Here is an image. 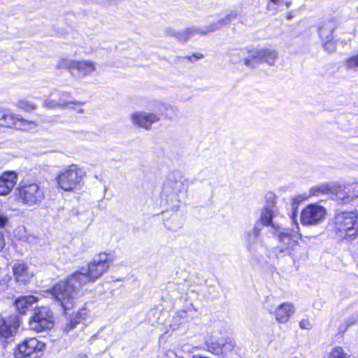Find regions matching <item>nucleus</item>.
I'll return each mask as SVG.
<instances>
[{
	"label": "nucleus",
	"mask_w": 358,
	"mask_h": 358,
	"mask_svg": "<svg viewBox=\"0 0 358 358\" xmlns=\"http://www.w3.org/2000/svg\"><path fill=\"white\" fill-rule=\"evenodd\" d=\"M67 101L65 99L58 101L56 98L52 96V93L50 97L44 100L43 106L48 109H64L66 108Z\"/></svg>",
	"instance_id": "nucleus-23"
},
{
	"label": "nucleus",
	"mask_w": 358,
	"mask_h": 358,
	"mask_svg": "<svg viewBox=\"0 0 358 358\" xmlns=\"http://www.w3.org/2000/svg\"><path fill=\"white\" fill-rule=\"evenodd\" d=\"M86 170L76 164L63 168L59 173L57 179H83L86 177Z\"/></svg>",
	"instance_id": "nucleus-18"
},
{
	"label": "nucleus",
	"mask_w": 358,
	"mask_h": 358,
	"mask_svg": "<svg viewBox=\"0 0 358 358\" xmlns=\"http://www.w3.org/2000/svg\"><path fill=\"white\" fill-rule=\"evenodd\" d=\"M18 174L15 171H8L3 172L0 176V179H17Z\"/></svg>",
	"instance_id": "nucleus-38"
},
{
	"label": "nucleus",
	"mask_w": 358,
	"mask_h": 358,
	"mask_svg": "<svg viewBox=\"0 0 358 358\" xmlns=\"http://www.w3.org/2000/svg\"><path fill=\"white\" fill-rule=\"evenodd\" d=\"M324 49L329 52H334L336 49V43L331 40L322 41Z\"/></svg>",
	"instance_id": "nucleus-37"
},
{
	"label": "nucleus",
	"mask_w": 358,
	"mask_h": 358,
	"mask_svg": "<svg viewBox=\"0 0 358 358\" xmlns=\"http://www.w3.org/2000/svg\"><path fill=\"white\" fill-rule=\"evenodd\" d=\"M206 350L215 355L227 357L234 350L235 343L229 338L212 336L206 342Z\"/></svg>",
	"instance_id": "nucleus-7"
},
{
	"label": "nucleus",
	"mask_w": 358,
	"mask_h": 358,
	"mask_svg": "<svg viewBox=\"0 0 358 358\" xmlns=\"http://www.w3.org/2000/svg\"><path fill=\"white\" fill-rule=\"evenodd\" d=\"M58 186L64 191H73L77 188V180H57Z\"/></svg>",
	"instance_id": "nucleus-30"
},
{
	"label": "nucleus",
	"mask_w": 358,
	"mask_h": 358,
	"mask_svg": "<svg viewBox=\"0 0 358 358\" xmlns=\"http://www.w3.org/2000/svg\"><path fill=\"white\" fill-rule=\"evenodd\" d=\"M22 182L17 189L18 197L22 203L28 206H33L39 203L41 200V193L39 192L38 186L35 183L27 185Z\"/></svg>",
	"instance_id": "nucleus-10"
},
{
	"label": "nucleus",
	"mask_w": 358,
	"mask_h": 358,
	"mask_svg": "<svg viewBox=\"0 0 358 358\" xmlns=\"http://www.w3.org/2000/svg\"><path fill=\"white\" fill-rule=\"evenodd\" d=\"M44 347V343L35 338L25 339L18 345L15 352V358H25L29 357L34 352L41 351Z\"/></svg>",
	"instance_id": "nucleus-14"
},
{
	"label": "nucleus",
	"mask_w": 358,
	"mask_h": 358,
	"mask_svg": "<svg viewBox=\"0 0 358 358\" xmlns=\"http://www.w3.org/2000/svg\"><path fill=\"white\" fill-rule=\"evenodd\" d=\"M92 319L90 311L87 308L83 307L72 315L69 322L64 327V331H70L79 323L90 322Z\"/></svg>",
	"instance_id": "nucleus-16"
},
{
	"label": "nucleus",
	"mask_w": 358,
	"mask_h": 358,
	"mask_svg": "<svg viewBox=\"0 0 358 358\" xmlns=\"http://www.w3.org/2000/svg\"><path fill=\"white\" fill-rule=\"evenodd\" d=\"M17 325L10 326L4 320H0V341L8 338L12 336L13 329Z\"/></svg>",
	"instance_id": "nucleus-26"
},
{
	"label": "nucleus",
	"mask_w": 358,
	"mask_h": 358,
	"mask_svg": "<svg viewBox=\"0 0 358 358\" xmlns=\"http://www.w3.org/2000/svg\"><path fill=\"white\" fill-rule=\"evenodd\" d=\"M296 211L294 210L293 213H292V220L294 222H295L296 225V228H298V223L296 222Z\"/></svg>",
	"instance_id": "nucleus-48"
},
{
	"label": "nucleus",
	"mask_w": 358,
	"mask_h": 358,
	"mask_svg": "<svg viewBox=\"0 0 358 358\" xmlns=\"http://www.w3.org/2000/svg\"><path fill=\"white\" fill-rule=\"evenodd\" d=\"M328 358H349V357L344 352L341 347H336L332 350Z\"/></svg>",
	"instance_id": "nucleus-34"
},
{
	"label": "nucleus",
	"mask_w": 358,
	"mask_h": 358,
	"mask_svg": "<svg viewBox=\"0 0 358 358\" xmlns=\"http://www.w3.org/2000/svg\"><path fill=\"white\" fill-rule=\"evenodd\" d=\"M5 114L3 127H13L22 131H32L36 128V124L33 121L21 118L8 110H6Z\"/></svg>",
	"instance_id": "nucleus-13"
},
{
	"label": "nucleus",
	"mask_w": 358,
	"mask_h": 358,
	"mask_svg": "<svg viewBox=\"0 0 358 358\" xmlns=\"http://www.w3.org/2000/svg\"><path fill=\"white\" fill-rule=\"evenodd\" d=\"M183 315H185V311L181 312V317H182Z\"/></svg>",
	"instance_id": "nucleus-50"
},
{
	"label": "nucleus",
	"mask_w": 358,
	"mask_h": 358,
	"mask_svg": "<svg viewBox=\"0 0 358 358\" xmlns=\"http://www.w3.org/2000/svg\"><path fill=\"white\" fill-rule=\"evenodd\" d=\"M183 222L181 218L177 215H173L171 219L165 222L166 227L171 230L176 231L182 227Z\"/></svg>",
	"instance_id": "nucleus-28"
},
{
	"label": "nucleus",
	"mask_w": 358,
	"mask_h": 358,
	"mask_svg": "<svg viewBox=\"0 0 358 358\" xmlns=\"http://www.w3.org/2000/svg\"><path fill=\"white\" fill-rule=\"evenodd\" d=\"M17 106L19 108L27 111H31L36 108L35 104L26 100L20 101L17 103Z\"/></svg>",
	"instance_id": "nucleus-35"
},
{
	"label": "nucleus",
	"mask_w": 358,
	"mask_h": 358,
	"mask_svg": "<svg viewBox=\"0 0 358 358\" xmlns=\"http://www.w3.org/2000/svg\"><path fill=\"white\" fill-rule=\"evenodd\" d=\"M130 119L134 126L149 130L152 124L160 120V117L156 113L135 111L130 115Z\"/></svg>",
	"instance_id": "nucleus-12"
},
{
	"label": "nucleus",
	"mask_w": 358,
	"mask_h": 358,
	"mask_svg": "<svg viewBox=\"0 0 358 358\" xmlns=\"http://www.w3.org/2000/svg\"><path fill=\"white\" fill-rule=\"evenodd\" d=\"M203 55L201 54V53H196V54H194L192 55V56H189L187 57V58L191 61V62H194V61H196L197 59H201L203 58Z\"/></svg>",
	"instance_id": "nucleus-45"
},
{
	"label": "nucleus",
	"mask_w": 358,
	"mask_h": 358,
	"mask_svg": "<svg viewBox=\"0 0 358 358\" xmlns=\"http://www.w3.org/2000/svg\"><path fill=\"white\" fill-rule=\"evenodd\" d=\"M111 262L110 255L99 254L87 268H82L67 280L59 281L52 289L44 292V296L50 295L66 313L74 307L78 288L100 278L108 269Z\"/></svg>",
	"instance_id": "nucleus-1"
},
{
	"label": "nucleus",
	"mask_w": 358,
	"mask_h": 358,
	"mask_svg": "<svg viewBox=\"0 0 358 358\" xmlns=\"http://www.w3.org/2000/svg\"><path fill=\"white\" fill-rule=\"evenodd\" d=\"M280 3V0H269L266 6L267 10L272 13H276L278 12L277 6Z\"/></svg>",
	"instance_id": "nucleus-36"
},
{
	"label": "nucleus",
	"mask_w": 358,
	"mask_h": 358,
	"mask_svg": "<svg viewBox=\"0 0 358 358\" xmlns=\"http://www.w3.org/2000/svg\"><path fill=\"white\" fill-rule=\"evenodd\" d=\"M15 237L20 241L26 242L30 244L36 242V238L31 234H27V231L24 227H20L14 231Z\"/></svg>",
	"instance_id": "nucleus-25"
},
{
	"label": "nucleus",
	"mask_w": 358,
	"mask_h": 358,
	"mask_svg": "<svg viewBox=\"0 0 358 358\" xmlns=\"http://www.w3.org/2000/svg\"><path fill=\"white\" fill-rule=\"evenodd\" d=\"M355 36V31L350 32L348 34V36L346 37H343V36H340L338 39V41L341 43L342 44H347L349 42H350L352 38H354Z\"/></svg>",
	"instance_id": "nucleus-40"
},
{
	"label": "nucleus",
	"mask_w": 358,
	"mask_h": 358,
	"mask_svg": "<svg viewBox=\"0 0 358 358\" xmlns=\"http://www.w3.org/2000/svg\"><path fill=\"white\" fill-rule=\"evenodd\" d=\"M159 112H160V110H157L156 109V110H155V112H154V113H158V114L159 115V116H160V115H161V114H160Z\"/></svg>",
	"instance_id": "nucleus-49"
},
{
	"label": "nucleus",
	"mask_w": 358,
	"mask_h": 358,
	"mask_svg": "<svg viewBox=\"0 0 358 358\" xmlns=\"http://www.w3.org/2000/svg\"><path fill=\"white\" fill-rule=\"evenodd\" d=\"M355 322V321H350V322H345V324L341 325L339 327H338V331L340 333H344L348 328L349 326H350L351 324H352L353 323Z\"/></svg>",
	"instance_id": "nucleus-42"
},
{
	"label": "nucleus",
	"mask_w": 358,
	"mask_h": 358,
	"mask_svg": "<svg viewBox=\"0 0 358 358\" xmlns=\"http://www.w3.org/2000/svg\"><path fill=\"white\" fill-rule=\"evenodd\" d=\"M54 325V316L51 310L46 306H41L34 310L29 320L30 329L37 332L50 329Z\"/></svg>",
	"instance_id": "nucleus-6"
},
{
	"label": "nucleus",
	"mask_w": 358,
	"mask_h": 358,
	"mask_svg": "<svg viewBox=\"0 0 358 358\" xmlns=\"http://www.w3.org/2000/svg\"><path fill=\"white\" fill-rule=\"evenodd\" d=\"M244 241L251 262L259 261L264 255L271 257L269 240L260 236V229L257 226L245 232Z\"/></svg>",
	"instance_id": "nucleus-4"
},
{
	"label": "nucleus",
	"mask_w": 358,
	"mask_h": 358,
	"mask_svg": "<svg viewBox=\"0 0 358 358\" xmlns=\"http://www.w3.org/2000/svg\"><path fill=\"white\" fill-rule=\"evenodd\" d=\"M308 198V196L306 195H299L293 198L292 199V208H295V210L297 208L298 205L303 202V201L306 200Z\"/></svg>",
	"instance_id": "nucleus-39"
},
{
	"label": "nucleus",
	"mask_w": 358,
	"mask_h": 358,
	"mask_svg": "<svg viewBox=\"0 0 358 358\" xmlns=\"http://www.w3.org/2000/svg\"><path fill=\"white\" fill-rule=\"evenodd\" d=\"M12 271L15 281L18 285L28 283L34 276V272L29 265L22 260L17 261L13 264Z\"/></svg>",
	"instance_id": "nucleus-15"
},
{
	"label": "nucleus",
	"mask_w": 358,
	"mask_h": 358,
	"mask_svg": "<svg viewBox=\"0 0 358 358\" xmlns=\"http://www.w3.org/2000/svg\"><path fill=\"white\" fill-rule=\"evenodd\" d=\"M286 6L288 7L289 6V3H286Z\"/></svg>",
	"instance_id": "nucleus-52"
},
{
	"label": "nucleus",
	"mask_w": 358,
	"mask_h": 358,
	"mask_svg": "<svg viewBox=\"0 0 358 358\" xmlns=\"http://www.w3.org/2000/svg\"><path fill=\"white\" fill-rule=\"evenodd\" d=\"M15 185V180H0V195L9 194Z\"/></svg>",
	"instance_id": "nucleus-31"
},
{
	"label": "nucleus",
	"mask_w": 358,
	"mask_h": 358,
	"mask_svg": "<svg viewBox=\"0 0 358 358\" xmlns=\"http://www.w3.org/2000/svg\"><path fill=\"white\" fill-rule=\"evenodd\" d=\"M66 64L69 71L75 76L84 78L96 71V64L90 60H70Z\"/></svg>",
	"instance_id": "nucleus-11"
},
{
	"label": "nucleus",
	"mask_w": 358,
	"mask_h": 358,
	"mask_svg": "<svg viewBox=\"0 0 358 358\" xmlns=\"http://www.w3.org/2000/svg\"><path fill=\"white\" fill-rule=\"evenodd\" d=\"M299 327L302 329L309 330L312 328V324L308 319H303L299 322Z\"/></svg>",
	"instance_id": "nucleus-41"
},
{
	"label": "nucleus",
	"mask_w": 358,
	"mask_h": 358,
	"mask_svg": "<svg viewBox=\"0 0 358 358\" xmlns=\"http://www.w3.org/2000/svg\"><path fill=\"white\" fill-rule=\"evenodd\" d=\"M245 50H232L230 51L231 61L234 63L238 62L245 54Z\"/></svg>",
	"instance_id": "nucleus-32"
},
{
	"label": "nucleus",
	"mask_w": 358,
	"mask_h": 358,
	"mask_svg": "<svg viewBox=\"0 0 358 358\" xmlns=\"http://www.w3.org/2000/svg\"><path fill=\"white\" fill-rule=\"evenodd\" d=\"M173 182H174L175 185H178V181L177 180H173Z\"/></svg>",
	"instance_id": "nucleus-51"
},
{
	"label": "nucleus",
	"mask_w": 358,
	"mask_h": 358,
	"mask_svg": "<svg viewBox=\"0 0 358 358\" xmlns=\"http://www.w3.org/2000/svg\"><path fill=\"white\" fill-rule=\"evenodd\" d=\"M78 102L80 103V105L78 106V105L72 104V105H70V106H69L68 108H71L76 110L79 113H83L84 110L82 108V106H83L84 103L80 102V101H78Z\"/></svg>",
	"instance_id": "nucleus-43"
},
{
	"label": "nucleus",
	"mask_w": 358,
	"mask_h": 358,
	"mask_svg": "<svg viewBox=\"0 0 358 358\" xmlns=\"http://www.w3.org/2000/svg\"><path fill=\"white\" fill-rule=\"evenodd\" d=\"M6 110H0V126H3V118L5 117Z\"/></svg>",
	"instance_id": "nucleus-47"
},
{
	"label": "nucleus",
	"mask_w": 358,
	"mask_h": 358,
	"mask_svg": "<svg viewBox=\"0 0 358 358\" xmlns=\"http://www.w3.org/2000/svg\"><path fill=\"white\" fill-rule=\"evenodd\" d=\"M166 355L169 358H183L181 356L178 355L174 351L169 350Z\"/></svg>",
	"instance_id": "nucleus-46"
},
{
	"label": "nucleus",
	"mask_w": 358,
	"mask_h": 358,
	"mask_svg": "<svg viewBox=\"0 0 358 358\" xmlns=\"http://www.w3.org/2000/svg\"><path fill=\"white\" fill-rule=\"evenodd\" d=\"M38 301V299L34 296H24L16 299L15 306L20 314H25Z\"/></svg>",
	"instance_id": "nucleus-19"
},
{
	"label": "nucleus",
	"mask_w": 358,
	"mask_h": 358,
	"mask_svg": "<svg viewBox=\"0 0 358 358\" xmlns=\"http://www.w3.org/2000/svg\"><path fill=\"white\" fill-rule=\"evenodd\" d=\"M265 308L274 317L276 322L279 324L288 322L295 313V307L294 304L290 302H284L277 306L268 304L266 306Z\"/></svg>",
	"instance_id": "nucleus-8"
},
{
	"label": "nucleus",
	"mask_w": 358,
	"mask_h": 358,
	"mask_svg": "<svg viewBox=\"0 0 358 358\" xmlns=\"http://www.w3.org/2000/svg\"><path fill=\"white\" fill-rule=\"evenodd\" d=\"M278 234L279 245L273 248L276 258L289 256L294 262L299 261L303 256L297 237L287 229L280 230Z\"/></svg>",
	"instance_id": "nucleus-3"
},
{
	"label": "nucleus",
	"mask_w": 358,
	"mask_h": 358,
	"mask_svg": "<svg viewBox=\"0 0 358 358\" xmlns=\"http://www.w3.org/2000/svg\"><path fill=\"white\" fill-rule=\"evenodd\" d=\"M326 214L327 212L324 207L317 204H310L303 210L301 221L304 225L318 224L324 220Z\"/></svg>",
	"instance_id": "nucleus-9"
},
{
	"label": "nucleus",
	"mask_w": 358,
	"mask_h": 358,
	"mask_svg": "<svg viewBox=\"0 0 358 358\" xmlns=\"http://www.w3.org/2000/svg\"><path fill=\"white\" fill-rule=\"evenodd\" d=\"M266 199V206L264 208H273L277 209L275 208V200L276 196L273 192H268L265 196Z\"/></svg>",
	"instance_id": "nucleus-33"
},
{
	"label": "nucleus",
	"mask_w": 358,
	"mask_h": 358,
	"mask_svg": "<svg viewBox=\"0 0 358 358\" xmlns=\"http://www.w3.org/2000/svg\"><path fill=\"white\" fill-rule=\"evenodd\" d=\"M52 96L56 98L58 101H61L63 99L67 101L66 108L70 106V105H80V103L77 101H73L70 96V94L66 92H60V91H55L52 92Z\"/></svg>",
	"instance_id": "nucleus-29"
},
{
	"label": "nucleus",
	"mask_w": 358,
	"mask_h": 358,
	"mask_svg": "<svg viewBox=\"0 0 358 358\" xmlns=\"http://www.w3.org/2000/svg\"><path fill=\"white\" fill-rule=\"evenodd\" d=\"M248 56L244 57V64L249 67L255 68L260 64L265 63L271 66H273L278 58V52L272 48H252L248 50Z\"/></svg>",
	"instance_id": "nucleus-5"
},
{
	"label": "nucleus",
	"mask_w": 358,
	"mask_h": 358,
	"mask_svg": "<svg viewBox=\"0 0 358 358\" xmlns=\"http://www.w3.org/2000/svg\"><path fill=\"white\" fill-rule=\"evenodd\" d=\"M9 219L7 215L0 210V229L4 228L8 223ZM6 245L4 234L0 231V252Z\"/></svg>",
	"instance_id": "nucleus-27"
},
{
	"label": "nucleus",
	"mask_w": 358,
	"mask_h": 358,
	"mask_svg": "<svg viewBox=\"0 0 358 358\" xmlns=\"http://www.w3.org/2000/svg\"><path fill=\"white\" fill-rule=\"evenodd\" d=\"M277 213V209L264 208L260 217V221L262 224L265 226H271L273 229H275L274 234H276L278 232V231L280 230V226L272 222L273 218L276 216Z\"/></svg>",
	"instance_id": "nucleus-20"
},
{
	"label": "nucleus",
	"mask_w": 358,
	"mask_h": 358,
	"mask_svg": "<svg viewBox=\"0 0 358 358\" xmlns=\"http://www.w3.org/2000/svg\"><path fill=\"white\" fill-rule=\"evenodd\" d=\"M208 34L206 29H199L197 27H189L184 30L180 31L177 35V40L181 42H185L189 39L194 37L196 35H205Z\"/></svg>",
	"instance_id": "nucleus-21"
},
{
	"label": "nucleus",
	"mask_w": 358,
	"mask_h": 358,
	"mask_svg": "<svg viewBox=\"0 0 358 358\" xmlns=\"http://www.w3.org/2000/svg\"><path fill=\"white\" fill-rule=\"evenodd\" d=\"M343 66L349 72L358 71V52L348 55L343 62Z\"/></svg>",
	"instance_id": "nucleus-24"
},
{
	"label": "nucleus",
	"mask_w": 358,
	"mask_h": 358,
	"mask_svg": "<svg viewBox=\"0 0 358 358\" xmlns=\"http://www.w3.org/2000/svg\"><path fill=\"white\" fill-rule=\"evenodd\" d=\"M338 22L334 17L322 21L318 27L319 35L322 41L333 39V32L338 27Z\"/></svg>",
	"instance_id": "nucleus-17"
},
{
	"label": "nucleus",
	"mask_w": 358,
	"mask_h": 358,
	"mask_svg": "<svg viewBox=\"0 0 358 358\" xmlns=\"http://www.w3.org/2000/svg\"><path fill=\"white\" fill-rule=\"evenodd\" d=\"M331 230L339 241L355 240L358 237V213L354 211L337 213L332 222Z\"/></svg>",
	"instance_id": "nucleus-2"
},
{
	"label": "nucleus",
	"mask_w": 358,
	"mask_h": 358,
	"mask_svg": "<svg viewBox=\"0 0 358 358\" xmlns=\"http://www.w3.org/2000/svg\"><path fill=\"white\" fill-rule=\"evenodd\" d=\"M236 17V14L234 12H230L224 15L217 22H214L210 24L209 26L205 27L206 31H208V33L216 31L222 27L223 26L227 24L231 20L235 19Z\"/></svg>",
	"instance_id": "nucleus-22"
},
{
	"label": "nucleus",
	"mask_w": 358,
	"mask_h": 358,
	"mask_svg": "<svg viewBox=\"0 0 358 358\" xmlns=\"http://www.w3.org/2000/svg\"><path fill=\"white\" fill-rule=\"evenodd\" d=\"M165 31L166 35L173 36L177 39V35L178 34L179 31H177L175 29L170 27L167 28Z\"/></svg>",
	"instance_id": "nucleus-44"
},
{
	"label": "nucleus",
	"mask_w": 358,
	"mask_h": 358,
	"mask_svg": "<svg viewBox=\"0 0 358 358\" xmlns=\"http://www.w3.org/2000/svg\"><path fill=\"white\" fill-rule=\"evenodd\" d=\"M292 358H298V357H292Z\"/></svg>",
	"instance_id": "nucleus-53"
}]
</instances>
